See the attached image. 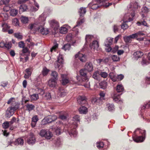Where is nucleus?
<instances>
[{"instance_id": "nucleus-1", "label": "nucleus", "mask_w": 150, "mask_h": 150, "mask_svg": "<svg viewBox=\"0 0 150 150\" xmlns=\"http://www.w3.org/2000/svg\"><path fill=\"white\" fill-rule=\"evenodd\" d=\"M72 121H73L72 122V124L68 128L67 132L70 136L72 135L73 137H75L77 134L76 129L77 127L78 123L79 122V116L78 115H75L73 117Z\"/></svg>"}, {"instance_id": "nucleus-2", "label": "nucleus", "mask_w": 150, "mask_h": 150, "mask_svg": "<svg viewBox=\"0 0 150 150\" xmlns=\"http://www.w3.org/2000/svg\"><path fill=\"white\" fill-rule=\"evenodd\" d=\"M18 107V105H16L14 106H11L8 108L6 112V117L8 118L10 117L14 114V111L17 110Z\"/></svg>"}, {"instance_id": "nucleus-3", "label": "nucleus", "mask_w": 150, "mask_h": 150, "mask_svg": "<svg viewBox=\"0 0 150 150\" xmlns=\"http://www.w3.org/2000/svg\"><path fill=\"white\" fill-rule=\"evenodd\" d=\"M40 135L42 137H44L47 139H50L52 136V134L49 130L42 129L40 132Z\"/></svg>"}, {"instance_id": "nucleus-4", "label": "nucleus", "mask_w": 150, "mask_h": 150, "mask_svg": "<svg viewBox=\"0 0 150 150\" xmlns=\"http://www.w3.org/2000/svg\"><path fill=\"white\" fill-rule=\"evenodd\" d=\"M29 28L30 30L34 31V32L38 31L41 28V25L39 24L38 22H35L33 24H30L29 25Z\"/></svg>"}, {"instance_id": "nucleus-5", "label": "nucleus", "mask_w": 150, "mask_h": 150, "mask_svg": "<svg viewBox=\"0 0 150 150\" xmlns=\"http://www.w3.org/2000/svg\"><path fill=\"white\" fill-rule=\"evenodd\" d=\"M138 130L139 131V132L142 134V136L138 137L137 138L134 139V140L137 142H143L145 139V137H143V136H144L145 135L146 131L145 130H140L139 129H137L135 131H137Z\"/></svg>"}, {"instance_id": "nucleus-6", "label": "nucleus", "mask_w": 150, "mask_h": 150, "mask_svg": "<svg viewBox=\"0 0 150 150\" xmlns=\"http://www.w3.org/2000/svg\"><path fill=\"white\" fill-rule=\"evenodd\" d=\"M138 7V4L137 2H133L131 3L129 5L130 10H132V12L131 13V16L132 17H134L135 15L134 10L137 9Z\"/></svg>"}, {"instance_id": "nucleus-7", "label": "nucleus", "mask_w": 150, "mask_h": 150, "mask_svg": "<svg viewBox=\"0 0 150 150\" xmlns=\"http://www.w3.org/2000/svg\"><path fill=\"white\" fill-rule=\"evenodd\" d=\"M50 26L55 30L58 29L59 27L58 22L54 20H50L49 21Z\"/></svg>"}, {"instance_id": "nucleus-8", "label": "nucleus", "mask_w": 150, "mask_h": 150, "mask_svg": "<svg viewBox=\"0 0 150 150\" xmlns=\"http://www.w3.org/2000/svg\"><path fill=\"white\" fill-rule=\"evenodd\" d=\"M36 142L35 135L33 133H31L29 135L27 140V143L30 145H33Z\"/></svg>"}, {"instance_id": "nucleus-9", "label": "nucleus", "mask_w": 150, "mask_h": 150, "mask_svg": "<svg viewBox=\"0 0 150 150\" xmlns=\"http://www.w3.org/2000/svg\"><path fill=\"white\" fill-rule=\"evenodd\" d=\"M76 58H78L82 62H84L86 60V56L85 54H83L80 53V52H78L75 55Z\"/></svg>"}, {"instance_id": "nucleus-10", "label": "nucleus", "mask_w": 150, "mask_h": 150, "mask_svg": "<svg viewBox=\"0 0 150 150\" xmlns=\"http://www.w3.org/2000/svg\"><path fill=\"white\" fill-rule=\"evenodd\" d=\"M63 56L62 54H59V56L58 57L57 61L55 64V68H59L61 67L60 65L63 64Z\"/></svg>"}, {"instance_id": "nucleus-11", "label": "nucleus", "mask_w": 150, "mask_h": 150, "mask_svg": "<svg viewBox=\"0 0 150 150\" xmlns=\"http://www.w3.org/2000/svg\"><path fill=\"white\" fill-rule=\"evenodd\" d=\"M57 118V117L55 115L48 116L43 119V121L46 122L47 123H49L55 121Z\"/></svg>"}, {"instance_id": "nucleus-12", "label": "nucleus", "mask_w": 150, "mask_h": 150, "mask_svg": "<svg viewBox=\"0 0 150 150\" xmlns=\"http://www.w3.org/2000/svg\"><path fill=\"white\" fill-rule=\"evenodd\" d=\"M90 47L94 51H98L99 49L98 42L96 40L93 41L91 44H90Z\"/></svg>"}, {"instance_id": "nucleus-13", "label": "nucleus", "mask_w": 150, "mask_h": 150, "mask_svg": "<svg viewBox=\"0 0 150 150\" xmlns=\"http://www.w3.org/2000/svg\"><path fill=\"white\" fill-rule=\"evenodd\" d=\"M46 17L45 14L42 13L40 16L38 18V22L41 25H43L45 23V21L46 20Z\"/></svg>"}, {"instance_id": "nucleus-14", "label": "nucleus", "mask_w": 150, "mask_h": 150, "mask_svg": "<svg viewBox=\"0 0 150 150\" xmlns=\"http://www.w3.org/2000/svg\"><path fill=\"white\" fill-rule=\"evenodd\" d=\"M77 101L78 103L79 104H83L86 103V98L84 96H80L77 98Z\"/></svg>"}, {"instance_id": "nucleus-15", "label": "nucleus", "mask_w": 150, "mask_h": 150, "mask_svg": "<svg viewBox=\"0 0 150 150\" xmlns=\"http://www.w3.org/2000/svg\"><path fill=\"white\" fill-rule=\"evenodd\" d=\"M14 143L15 145H22L24 143V140L23 139L21 138H19L16 139V141L14 142H10V144H11Z\"/></svg>"}, {"instance_id": "nucleus-16", "label": "nucleus", "mask_w": 150, "mask_h": 150, "mask_svg": "<svg viewBox=\"0 0 150 150\" xmlns=\"http://www.w3.org/2000/svg\"><path fill=\"white\" fill-rule=\"evenodd\" d=\"M61 76L62 78V84L63 85H66L69 82V80L67 78L66 75L62 74H61Z\"/></svg>"}, {"instance_id": "nucleus-17", "label": "nucleus", "mask_w": 150, "mask_h": 150, "mask_svg": "<svg viewBox=\"0 0 150 150\" xmlns=\"http://www.w3.org/2000/svg\"><path fill=\"white\" fill-rule=\"evenodd\" d=\"M85 69L88 71H91L93 70V67L91 62H87L85 66Z\"/></svg>"}, {"instance_id": "nucleus-18", "label": "nucleus", "mask_w": 150, "mask_h": 150, "mask_svg": "<svg viewBox=\"0 0 150 150\" xmlns=\"http://www.w3.org/2000/svg\"><path fill=\"white\" fill-rule=\"evenodd\" d=\"M84 20L83 19H81L79 21H78L76 25L73 29V31H75L76 34L78 33V29L76 28V27L80 25L83 23L84 22Z\"/></svg>"}, {"instance_id": "nucleus-19", "label": "nucleus", "mask_w": 150, "mask_h": 150, "mask_svg": "<svg viewBox=\"0 0 150 150\" xmlns=\"http://www.w3.org/2000/svg\"><path fill=\"white\" fill-rule=\"evenodd\" d=\"M56 83V80L55 79H50L48 81V85L51 87H55Z\"/></svg>"}, {"instance_id": "nucleus-20", "label": "nucleus", "mask_w": 150, "mask_h": 150, "mask_svg": "<svg viewBox=\"0 0 150 150\" xmlns=\"http://www.w3.org/2000/svg\"><path fill=\"white\" fill-rule=\"evenodd\" d=\"M120 95L117 93L114 94L112 97L113 100L116 102L118 103L121 101V99L120 98Z\"/></svg>"}, {"instance_id": "nucleus-21", "label": "nucleus", "mask_w": 150, "mask_h": 150, "mask_svg": "<svg viewBox=\"0 0 150 150\" xmlns=\"http://www.w3.org/2000/svg\"><path fill=\"white\" fill-rule=\"evenodd\" d=\"M109 76L113 82L117 81V76L113 72H110L109 74Z\"/></svg>"}, {"instance_id": "nucleus-22", "label": "nucleus", "mask_w": 150, "mask_h": 150, "mask_svg": "<svg viewBox=\"0 0 150 150\" xmlns=\"http://www.w3.org/2000/svg\"><path fill=\"white\" fill-rule=\"evenodd\" d=\"M143 54V53L142 52L138 51L134 53L133 56L134 57L135 59L137 60L138 58L142 56Z\"/></svg>"}, {"instance_id": "nucleus-23", "label": "nucleus", "mask_w": 150, "mask_h": 150, "mask_svg": "<svg viewBox=\"0 0 150 150\" xmlns=\"http://www.w3.org/2000/svg\"><path fill=\"white\" fill-rule=\"evenodd\" d=\"M80 74L81 76H83L85 80L88 79V77L87 76L86 70L85 69H82L80 71Z\"/></svg>"}, {"instance_id": "nucleus-24", "label": "nucleus", "mask_w": 150, "mask_h": 150, "mask_svg": "<svg viewBox=\"0 0 150 150\" xmlns=\"http://www.w3.org/2000/svg\"><path fill=\"white\" fill-rule=\"evenodd\" d=\"M42 25H41L42 28L40 30L41 33L43 35H46L49 33V30L48 29L42 28Z\"/></svg>"}, {"instance_id": "nucleus-25", "label": "nucleus", "mask_w": 150, "mask_h": 150, "mask_svg": "<svg viewBox=\"0 0 150 150\" xmlns=\"http://www.w3.org/2000/svg\"><path fill=\"white\" fill-rule=\"evenodd\" d=\"M68 29L65 25H63L59 29V32L62 34H65L67 32Z\"/></svg>"}, {"instance_id": "nucleus-26", "label": "nucleus", "mask_w": 150, "mask_h": 150, "mask_svg": "<svg viewBox=\"0 0 150 150\" xmlns=\"http://www.w3.org/2000/svg\"><path fill=\"white\" fill-rule=\"evenodd\" d=\"M79 111L81 114H85L87 112V109L86 107L81 106L79 109Z\"/></svg>"}, {"instance_id": "nucleus-27", "label": "nucleus", "mask_w": 150, "mask_h": 150, "mask_svg": "<svg viewBox=\"0 0 150 150\" xmlns=\"http://www.w3.org/2000/svg\"><path fill=\"white\" fill-rule=\"evenodd\" d=\"M58 94L61 97H63L65 96L67 94V92L62 88H60L59 89Z\"/></svg>"}, {"instance_id": "nucleus-28", "label": "nucleus", "mask_w": 150, "mask_h": 150, "mask_svg": "<svg viewBox=\"0 0 150 150\" xmlns=\"http://www.w3.org/2000/svg\"><path fill=\"white\" fill-rule=\"evenodd\" d=\"M86 12V8L81 7L79 10V15L80 17H82Z\"/></svg>"}, {"instance_id": "nucleus-29", "label": "nucleus", "mask_w": 150, "mask_h": 150, "mask_svg": "<svg viewBox=\"0 0 150 150\" xmlns=\"http://www.w3.org/2000/svg\"><path fill=\"white\" fill-rule=\"evenodd\" d=\"M25 106L27 108V110L29 111H30L33 110L35 108L34 105L28 103L26 104Z\"/></svg>"}, {"instance_id": "nucleus-30", "label": "nucleus", "mask_w": 150, "mask_h": 150, "mask_svg": "<svg viewBox=\"0 0 150 150\" xmlns=\"http://www.w3.org/2000/svg\"><path fill=\"white\" fill-rule=\"evenodd\" d=\"M124 90L123 86L121 84L117 85L116 89V91L117 92H121L123 91Z\"/></svg>"}, {"instance_id": "nucleus-31", "label": "nucleus", "mask_w": 150, "mask_h": 150, "mask_svg": "<svg viewBox=\"0 0 150 150\" xmlns=\"http://www.w3.org/2000/svg\"><path fill=\"white\" fill-rule=\"evenodd\" d=\"M20 20L21 22L23 23H28V17L21 16L20 18Z\"/></svg>"}, {"instance_id": "nucleus-32", "label": "nucleus", "mask_w": 150, "mask_h": 150, "mask_svg": "<svg viewBox=\"0 0 150 150\" xmlns=\"http://www.w3.org/2000/svg\"><path fill=\"white\" fill-rule=\"evenodd\" d=\"M18 11L17 10L15 9H12L10 12L11 16H16L18 14Z\"/></svg>"}, {"instance_id": "nucleus-33", "label": "nucleus", "mask_w": 150, "mask_h": 150, "mask_svg": "<svg viewBox=\"0 0 150 150\" xmlns=\"http://www.w3.org/2000/svg\"><path fill=\"white\" fill-rule=\"evenodd\" d=\"M148 59L149 61L148 62H147L146 59L143 58V59L142 63V64H147L149 63H150V53H149L148 54V56H147Z\"/></svg>"}, {"instance_id": "nucleus-34", "label": "nucleus", "mask_w": 150, "mask_h": 150, "mask_svg": "<svg viewBox=\"0 0 150 150\" xmlns=\"http://www.w3.org/2000/svg\"><path fill=\"white\" fill-rule=\"evenodd\" d=\"M27 53H29V52L27 47H25L22 50V52L20 53V55L22 56L25 55V54Z\"/></svg>"}, {"instance_id": "nucleus-35", "label": "nucleus", "mask_w": 150, "mask_h": 150, "mask_svg": "<svg viewBox=\"0 0 150 150\" xmlns=\"http://www.w3.org/2000/svg\"><path fill=\"white\" fill-rule=\"evenodd\" d=\"M14 100V98H11L7 102V104H11L12 105L11 106H14L16 105H17L16 104V102H15L14 101H13V100Z\"/></svg>"}, {"instance_id": "nucleus-36", "label": "nucleus", "mask_w": 150, "mask_h": 150, "mask_svg": "<svg viewBox=\"0 0 150 150\" xmlns=\"http://www.w3.org/2000/svg\"><path fill=\"white\" fill-rule=\"evenodd\" d=\"M107 83L105 81H103L99 83V85L101 88L105 89L106 88L107 85Z\"/></svg>"}, {"instance_id": "nucleus-37", "label": "nucleus", "mask_w": 150, "mask_h": 150, "mask_svg": "<svg viewBox=\"0 0 150 150\" xmlns=\"http://www.w3.org/2000/svg\"><path fill=\"white\" fill-rule=\"evenodd\" d=\"M66 40L68 42H71L73 38L72 35L71 33L69 34L66 37Z\"/></svg>"}, {"instance_id": "nucleus-38", "label": "nucleus", "mask_w": 150, "mask_h": 150, "mask_svg": "<svg viewBox=\"0 0 150 150\" xmlns=\"http://www.w3.org/2000/svg\"><path fill=\"white\" fill-rule=\"evenodd\" d=\"M30 98L32 100H36L39 98L38 95V94H34L30 96Z\"/></svg>"}, {"instance_id": "nucleus-39", "label": "nucleus", "mask_w": 150, "mask_h": 150, "mask_svg": "<svg viewBox=\"0 0 150 150\" xmlns=\"http://www.w3.org/2000/svg\"><path fill=\"white\" fill-rule=\"evenodd\" d=\"M71 45L69 44H67L64 45L62 47V49L65 51L69 50L71 49Z\"/></svg>"}, {"instance_id": "nucleus-40", "label": "nucleus", "mask_w": 150, "mask_h": 150, "mask_svg": "<svg viewBox=\"0 0 150 150\" xmlns=\"http://www.w3.org/2000/svg\"><path fill=\"white\" fill-rule=\"evenodd\" d=\"M105 45L106 47L105 48V50L106 52H109L111 51L112 52V48L110 47V45H109V44H107V43H105Z\"/></svg>"}, {"instance_id": "nucleus-41", "label": "nucleus", "mask_w": 150, "mask_h": 150, "mask_svg": "<svg viewBox=\"0 0 150 150\" xmlns=\"http://www.w3.org/2000/svg\"><path fill=\"white\" fill-rule=\"evenodd\" d=\"M107 107L108 110L109 111L113 110L114 109V106L113 104H112L108 103L107 104Z\"/></svg>"}, {"instance_id": "nucleus-42", "label": "nucleus", "mask_w": 150, "mask_h": 150, "mask_svg": "<svg viewBox=\"0 0 150 150\" xmlns=\"http://www.w3.org/2000/svg\"><path fill=\"white\" fill-rule=\"evenodd\" d=\"M93 38V36L91 35H86V42H88Z\"/></svg>"}, {"instance_id": "nucleus-43", "label": "nucleus", "mask_w": 150, "mask_h": 150, "mask_svg": "<svg viewBox=\"0 0 150 150\" xmlns=\"http://www.w3.org/2000/svg\"><path fill=\"white\" fill-rule=\"evenodd\" d=\"M99 95L100 96L99 98V100H102L105 99V93L104 92H100L99 93Z\"/></svg>"}, {"instance_id": "nucleus-44", "label": "nucleus", "mask_w": 150, "mask_h": 150, "mask_svg": "<svg viewBox=\"0 0 150 150\" xmlns=\"http://www.w3.org/2000/svg\"><path fill=\"white\" fill-rule=\"evenodd\" d=\"M123 39L126 42H130L131 41V39L129 35L124 37Z\"/></svg>"}, {"instance_id": "nucleus-45", "label": "nucleus", "mask_w": 150, "mask_h": 150, "mask_svg": "<svg viewBox=\"0 0 150 150\" xmlns=\"http://www.w3.org/2000/svg\"><path fill=\"white\" fill-rule=\"evenodd\" d=\"M54 129H55L56 135H59L60 134L62 131L60 128V125L57 127L56 129L54 128Z\"/></svg>"}, {"instance_id": "nucleus-46", "label": "nucleus", "mask_w": 150, "mask_h": 150, "mask_svg": "<svg viewBox=\"0 0 150 150\" xmlns=\"http://www.w3.org/2000/svg\"><path fill=\"white\" fill-rule=\"evenodd\" d=\"M112 38H108L106 39V40L105 41V44L107 43V44H109V45H110L112 44Z\"/></svg>"}, {"instance_id": "nucleus-47", "label": "nucleus", "mask_w": 150, "mask_h": 150, "mask_svg": "<svg viewBox=\"0 0 150 150\" xmlns=\"http://www.w3.org/2000/svg\"><path fill=\"white\" fill-rule=\"evenodd\" d=\"M27 9V6L24 5H21L20 7V9L21 12L25 11Z\"/></svg>"}, {"instance_id": "nucleus-48", "label": "nucleus", "mask_w": 150, "mask_h": 150, "mask_svg": "<svg viewBox=\"0 0 150 150\" xmlns=\"http://www.w3.org/2000/svg\"><path fill=\"white\" fill-rule=\"evenodd\" d=\"M44 98L45 99L50 100L51 98L52 97L50 93H47L45 94Z\"/></svg>"}, {"instance_id": "nucleus-49", "label": "nucleus", "mask_w": 150, "mask_h": 150, "mask_svg": "<svg viewBox=\"0 0 150 150\" xmlns=\"http://www.w3.org/2000/svg\"><path fill=\"white\" fill-rule=\"evenodd\" d=\"M142 13H146L149 11V9L146 6H143L141 9Z\"/></svg>"}, {"instance_id": "nucleus-50", "label": "nucleus", "mask_w": 150, "mask_h": 150, "mask_svg": "<svg viewBox=\"0 0 150 150\" xmlns=\"http://www.w3.org/2000/svg\"><path fill=\"white\" fill-rule=\"evenodd\" d=\"M112 59L114 62H117L120 60L119 57L116 55H113L112 57Z\"/></svg>"}, {"instance_id": "nucleus-51", "label": "nucleus", "mask_w": 150, "mask_h": 150, "mask_svg": "<svg viewBox=\"0 0 150 150\" xmlns=\"http://www.w3.org/2000/svg\"><path fill=\"white\" fill-rule=\"evenodd\" d=\"M51 75L54 79L55 80L57 79L58 78V74L56 71H52Z\"/></svg>"}, {"instance_id": "nucleus-52", "label": "nucleus", "mask_w": 150, "mask_h": 150, "mask_svg": "<svg viewBox=\"0 0 150 150\" xmlns=\"http://www.w3.org/2000/svg\"><path fill=\"white\" fill-rule=\"evenodd\" d=\"M49 70L47 69L46 68H44L43 69L42 74L44 76L46 75L48 73Z\"/></svg>"}, {"instance_id": "nucleus-53", "label": "nucleus", "mask_w": 150, "mask_h": 150, "mask_svg": "<svg viewBox=\"0 0 150 150\" xmlns=\"http://www.w3.org/2000/svg\"><path fill=\"white\" fill-rule=\"evenodd\" d=\"M108 74L107 73L105 72H103L102 71L100 73V76L103 78H106L108 76Z\"/></svg>"}, {"instance_id": "nucleus-54", "label": "nucleus", "mask_w": 150, "mask_h": 150, "mask_svg": "<svg viewBox=\"0 0 150 150\" xmlns=\"http://www.w3.org/2000/svg\"><path fill=\"white\" fill-rule=\"evenodd\" d=\"M104 146V144L103 142H100L97 143V146L98 149L103 148Z\"/></svg>"}, {"instance_id": "nucleus-55", "label": "nucleus", "mask_w": 150, "mask_h": 150, "mask_svg": "<svg viewBox=\"0 0 150 150\" xmlns=\"http://www.w3.org/2000/svg\"><path fill=\"white\" fill-rule=\"evenodd\" d=\"M39 119L37 115H35L33 116L32 118V121L37 123Z\"/></svg>"}, {"instance_id": "nucleus-56", "label": "nucleus", "mask_w": 150, "mask_h": 150, "mask_svg": "<svg viewBox=\"0 0 150 150\" xmlns=\"http://www.w3.org/2000/svg\"><path fill=\"white\" fill-rule=\"evenodd\" d=\"M26 74L31 76L32 70L31 68H28L26 69L25 70Z\"/></svg>"}, {"instance_id": "nucleus-57", "label": "nucleus", "mask_w": 150, "mask_h": 150, "mask_svg": "<svg viewBox=\"0 0 150 150\" xmlns=\"http://www.w3.org/2000/svg\"><path fill=\"white\" fill-rule=\"evenodd\" d=\"M9 126V122H6L2 124L3 127L5 129L7 128Z\"/></svg>"}, {"instance_id": "nucleus-58", "label": "nucleus", "mask_w": 150, "mask_h": 150, "mask_svg": "<svg viewBox=\"0 0 150 150\" xmlns=\"http://www.w3.org/2000/svg\"><path fill=\"white\" fill-rule=\"evenodd\" d=\"M99 100H100L99 99H97L96 98H93L91 100V103L93 104H95L98 102Z\"/></svg>"}, {"instance_id": "nucleus-59", "label": "nucleus", "mask_w": 150, "mask_h": 150, "mask_svg": "<svg viewBox=\"0 0 150 150\" xmlns=\"http://www.w3.org/2000/svg\"><path fill=\"white\" fill-rule=\"evenodd\" d=\"M137 24L139 25H144V26H147V23L145 21H143L141 23L140 22H138L137 23Z\"/></svg>"}, {"instance_id": "nucleus-60", "label": "nucleus", "mask_w": 150, "mask_h": 150, "mask_svg": "<svg viewBox=\"0 0 150 150\" xmlns=\"http://www.w3.org/2000/svg\"><path fill=\"white\" fill-rule=\"evenodd\" d=\"M15 36L17 38L21 39L22 38V36L20 33H16L14 34Z\"/></svg>"}, {"instance_id": "nucleus-61", "label": "nucleus", "mask_w": 150, "mask_h": 150, "mask_svg": "<svg viewBox=\"0 0 150 150\" xmlns=\"http://www.w3.org/2000/svg\"><path fill=\"white\" fill-rule=\"evenodd\" d=\"M119 47L117 46H115L113 49H112V52L113 53H115L118 51Z\"/></svg>"}, {"instance_id": "nucleus-62", "label": "nucleus", "mask_w": 150, "mask_h": 150, "mask_svg": "<svg viewBox=\"0 0 150 150\" xmlns=\"http://www.w3.org/2000/svg\"><path fill=\"white\" fill-rule=\"evenodd\" d=\"M11 47V43H6L5 44V47L8 49H9Z\"/></svg>"}, {"instance_id": "nucleus-63", "label": "nucleus", "mask_w": 150, "mask_h": 150, "mask_svg": "<svg viewBox=\"0 0 150 150\" xmlns=\"http://www.w3.org/2000/svg\"><path fill=\"white\" fill-rule=\"evenodd\" d=\"M98 73L97 71L94 72L93 76V77L95 79H97L98 77Z\"/></svg>"}, {"instance_id": "nucleus-64", "label": "nucleus", "mask_w": 150, "mask_h": 150, "mask_svg": "<svg viewBox=\"0 0 150 150\" xmlns=\"http://www.w3.org/2000/svg\"><path fill=\"white\" fill-rule=\"evenodd\" d=\"M128 27V25L125 23H124L121 25L122 28L123 29V30H125L127 29Z\"/></svg>"}]
</instances>
